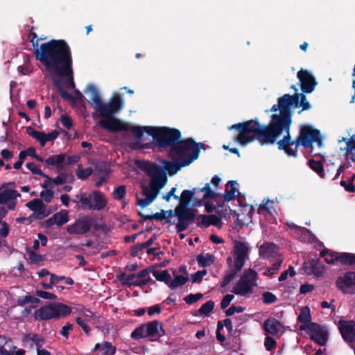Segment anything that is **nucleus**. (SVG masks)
<instances>
[{
  "mask_svg": "<svg viewBox=\"0 0 355 355\" xmlns=\"http://www.w3.org/2000/svg\"><path fill=\"white\" fill-rule=\"evenodd\" d=\"M26 166L33 174L40 175L44 178H48V175L44 173L40 168H38L34 162H28L26 164Z\"/></svg>",
  "mask_w": 355,
  "mask_h": 355,
  "instance_id": "obj_59",
  "label": "nucleus"
},
{
  "mask_svg": "<svg viewBox=\"0 0 355 355\" xmlns=\"http://www.w3.org/2000/svg\"><path fill=\"white\" fill-rule=\"evenodd\" d=\"M25 339L27 340L33 341L35 344V345L37 347V349H40L42 347L43 343H44V339L42 338H41L40 336H39L38 334H26Z\"/></svg>",
  "mask_w": 355,
  "mask_h": 355,
  "instance_id": "obj_50",
  "label": "nucleus"
},
{
  "mask_svg": "<svg viewBox=\"0 0 355 355\" xmlns=\"http://www.w3.org/2000/svg\"><path fill=\"white\" fill-rule=\"evenodd\" d=\"M196 213V210L194 209L182 207V206H177L175 207V214L178 218L175 228L178 232L185 231L191 224L197 220Z\"/></svg>",
  "mask_w": 355,
  "mask_h": 355,
  "instance_id": "obj_12",
  "label": "nucleus"
},
{
  "mask_svg": "<svg viewBox=\"0 0 355 355\" xmlns=\"http://www.w3.org/2000/svg\"><path fill=\"white\" fill-rule=\"evenodd\" d=\"M290 130H284L285 135L277 142L278 149L284 151L288 157H297L300 146L306 149L313 142L318 143L319 146L322 144L320 131L310 125H301L299 135L295 139H292Z\"/></svg>",
  "mask_w": 355,
  "mask_h": 355,
  "instance_id": "obj_4",
  "label": "nucleus"
},
{
  "mask_svg": "<svg viewBox=\"0 0 355 355\" xmlns=\"http://www.w3.org/2000/svg\"><path fill=\"white\" fill-rule=\"evenodd\" d=\"M80 312L81 315L83 316L91 318V320H88L87 322H90L92 324H97L99 322V317L89 309L81 308Z\"/></svg>",
  "mask_w": 355,
  "mask_h": 355,
  "instance_id": "obj_48",
  "label": "nucleus"
},
{
  "mask_svg": "<svg viewBox=\"0 0 355 355\" xmlns=\"http://www.w3.org/2000/svg\"><path fill=\"white\" fill-rule=\"evenodd\" d=\"M337 259L338 262L343 265L355 266V254L349 252L339 253Z\"/></svg>",
  "mask_w": 355,
  "mask_h": 355,
  "instance_id": "obj_37",
  "label": "nucleus"
},
{
  "mask_svg": "<svg viewBox=\"0 0 355 355\" xmlns=\"http://www.w3.org/2000/svg\"><path fill=\"white\" fill-rule=\"evenodd\" d=\"M241 270H239L236 266H234V268L230 269V272L226 273L223 277L220 283V287H226L234 279L236 275Z\"/></svg>",
  "mask_w": 355,
  "mask_h": 355,
  "instance_id": "obj_43",
  "label": "nucleus"
},
{
  "mask_svg": "<svg viewBox=\"0 0 355 355\" xmlns=\"http://www.w3.org/2000/svg\"><path fill=\"white\" fill-rule=\"evenodd\" d=\"M234 266H236L239 270H241L248 257L249 248L246 243L239 241H234Z\"/></svg>",
  "mask_w": 355,
  "mask_h": 355,
  "instance_id": "obj_16",
  "label": "nucleus"
},
{
  "mask_svg": "<svg viewBox=\"0 0 355 355\" xmlns=\"http://www.w3.org/2000/svg\"><path fill=\"white\" fill-rule=\"evenodd\" d=\"M263 302L266 304L275 303L277 300V296L270 292H265L262 294Z\"/></svg>",
  "mask_w": 355,
  "mask_h": 355,
  "instance_id": "obj_57",
  "label": "nucleus"
},
{
  "mask_svg": "<svg viewBox=\"0 0 355 355\" xmlns=\"http://www.w3.org/2000/svg\"><path fill=\"white\" fill-rule=\"evenodd\" d=\"M101 350L103 355H114L116 348L111 343L105 341L102 345Z\"/></svg>",
  "mask_w": 355,
  "mask_h": 355,
  "instance_id": "obj_51",
  "label": "nucleus"
},
{
  "mask_svg": "<svg viewBox=\"0 0 355 355\" xmlns=\"http://www.w3.org/2000/svg\"><path fill=\"white\" fill-rule=\"evenodd\" d=\"M257 272L248 269L245 270L243 274L232 290V292L241 296H247L252 293L253 288L257 286Z\"/></svg>",
  "mask_w": 355,
  "mask_h": 355,
  "instance_id": "obj_11",
  "label": "nucleus"
},
{
  "mask_svg": "<svg viewBox=\"0 0 355 355\" xmlns=\"http://www.w3.org/2000/svg\"><path fill=\"white\" fill-rule=\"evenodd\" d=\"M202 297H203V294L201 293H198L196 294L191 293V294L187 295L184 298V300L187 304H192L196 302L197 301H198L199 300H200Z\"/></svg>",
  "mask_w": 355,
  "mask_h": 355,
  "instance_id": "obj_56",
  "label": "nucleus"
},
{
  "mask_svg": "<svg viewBox=\"0 0 355 355\" xmlns=\"http://www.w3.org/2000/svg\"><path fill=\"white\" fill-rule=\"evenodd\" d=\"M229 130H236L237 135L234 140L243 146L254 141L261 146L274 144L282 135L270 121L268 125H263L257 119L235 123Z\"/></svg>",
  "mask_w": 355,
  "mask_h": 355,
  "instance_id": "obj_3",
  "label": "nucleus"
},
{
  "mask_svg": "<svg viewBox=\"0 0 355 355\" xmlns=\"http://www.w3.org/2000/svg\"><path fill=\"white\" fill-rule=\"evenodd\" d=\"M153 275L155 278L159 282H164L167 286H168L169 282L171 279V276L167 270H153L152 271Z\"/></svg>",
  "mask_w": 355,
  "mask_h": 355,
  "instance_id": "obj_38",
  "label": "nucleus"
},
{
  "mask_svg": "<svg viewBox=\"0 0 355 355\" xmlns=\"http://www.w3.org/2000/svg\"><path fill=\"white\" fill-rule=\"evenodd\" d=\"M188 281H189V277L187 276L178 275L177 276H175L173 280H171V279L170 280L168 286L171 289H174L178 287L184 285Z\"/></svg>",
  "mask_w": 355,
  "mask_h": 355,
  "instance_id": "obj_42",
  "label": "nucleus"
},
{
  "mask_svg": "<svg viewBox=\"0 0 355 355\" xmlns=\"http://www.w3.org/2000/svg\"><path fill=\"white\" fill-rule=\"evenodd\" d=\"M67 155L64 153H61L56 155L49 157L44 160L46 165L55 166L59 171L64 168L63 164L66 161Z\"/></svg>",
  "mask_w": 355,
  "mask_h": 355,
  "instance_id": "obj_28",
  "label": "nucleus"
},
{
  "mask_svg": "<svg viewBox=\"0 0 355 355\" xmlns=\"http://www.w3.org/2000/svg\"><path fill=\"white\" fill-rule=\"evenodd\" d=\"M196 260L200 267L205 268L211 266L214 263L215 257L210 253L206 254H200L197 256Z\"/></svg>",
  "mask_w": 355,
  "mask_h": 355,
  "instance_id": "obj_35",
  "label": "nucleus"
},
{
  "mask_svg": "<svg viewBox=\"0 0 355 355\" xmlns=\"http://www.w3.org/2000/svg\"><path fill=\"white\" fill-rule=\"evenodd\" d=\"M308 165L320 178H324L326 177V173L324 172V166L322 161H317L311 159L308 161Z\"/></svg>",
  "mask_w": 355,
  "mask_h": 355,
  "instance_id": "obj_34",
  "label": "nucleus"
},
{
  "mask_svg": "<svg viewBox=\"0 0 355 355\" xmlns=\"http://www.w3.org/2000/svg\"><path fill=\"white\" fill-rule=\"evenodd\" d=\"M297 77L300 81V88L303 93L310 94L314 91L318 83L314 76L306 69H300Z\"/></svg>",
  "mask_w": 355,
  "mask_h": 355,
  "instance_id": "obj_15",
  "label": "nucleus"
},
{
  "mask_svg": "<svg viewBox=\"0 0 355 355\" xmlns=\"http://www.w3.org/2000/svg\"><path fill=\"white\" fill-rule=\"evenodd\" d=\"M277 246L273 243H266L259 248V255L263 259H269L276 254Z\"/></svg>",
  "mask_w": 355,
  "mask_h": 355,
  "instance_id": "obj_29",
  "label": "nucleus"
},
{
  "mask_svg": "<svg viewBox=\"0 0 355 355\" xmlns=\"http://www.w3.org/2000/svg\"><path fill=\"white\" fill-rule=\"evenodd\" d=\"M69 221L68 211L61 210L59 212L54 214L51 218L44 220L42 223V226L45 228H50L53 225H56L58 227L63 225Z\"/></svg>",
  "mask_w": 355,
  "mask_h": 355,
  "instance_id": "obj_21",
  "label": "nucleus"
},
{
  "mask_svg": "<svg viewBox=\"0 0 355 355\" xmlns=\"http://www.w3.org/2000/svg\"><path fill=\"white\" fill-rule=\"evenodd\" d=\"M75 198L79 200L80 206L83 209L100 211L107 205V200L105 195L98 190L93 191L89 196L86 193L82 192L76 195Z\"/></svg>",
  "mask_w": 355,
  "mask_h": 355,
  "instance_id": "obj_10",
  "label": "nucleus"
},
{
  "mask_svg": "<svg viewBox=\"0 0 355 355\" xmlns=\"http://www.w3.org/2000/svg\"><path fill=\"white\" fill-rule=\"evenodd\" d=\"M214 306V302L212 300H209L201 306V307L198 309V312L201 315L208 316L213 311Z\"/></svg>",
  "mask_w": 355,
  "mask_h": 355,
  "instance_id": "obj_47",
  "label": "nucleus"
},
{
  "mask_svg": "<svg viewBox=\"0 0 355 355\" xmlns=\"http://www.w3.org/2000/svg\"><path fill=\"white\" fill-rule=\"evenodd\" d=\"M288 275L291 277H293L295 275V271L294 270V268L291 266H290L286 270L282 272V274L278 278V280L279 282L285 281Z\"/></svg>",
  "mask_w": 355,
  "mask_h": 355,
  "instance_id": "obj_61",
  "label": "nucleus"
},
{
  "mask_svg": "<svg viewBox=\"0 0 355 355\" xmlns=\"http://www.w3.org/2000/svg\"><path fill=\"white\" fill-rule=\"evenodd\" d=\"M93 173V170L92 167H87L86 168H83L81 165H78V168L76 170V175L79 179L86 180L90 175H92Z\"/></svg>",
  "mask_w": 355,
  "mask_h": 355,
  "instance_id": "obj_49",
  "label": "nucleus"
},
{
  "mask_svg": "<svg viewBox=\"0 0 355 355\" xmlns=\"http://www.w3.org/2000/svg\"><path fill=\"white\" fill-rule=\"evenodd\" d=\"M221 216L215 214H200L197 216V225L200 227H208L210 225L220 227L222 225Z\"/></svg>",
  "mask_w": 355,
  "mask_h": 355,
  "instance_id": "obj_23",
  "label": "nucleus"
},
{
  "mask_svg": "<svg viewBox=\"0 0 355 355\" xmlns=\"http://www.w3.org/2000/svg\"><path fill=\"white\" fill-rule=\"evenodd\" d=\"M26 132L29 136L38 140L42 147H44L47 141L55 140L59 135V132L57 130H53L51 132L46 134L44 132L37 131L31 127H28L26 128Z\"/></svg>",
  "mask_w": 355,
  "mask_h": 355,
  "instance_id": "obj_19",
  "label": "nucleus"
},
{
  "mask_svg": "<svg viewBox=\"0 0 355 355\" xmlns=\"http://www.w3.org/2000/svg\"><path fill=\"white\" fill-rule=\"evenodd\" d=\"M343 140L346 142V156L349 157L352 153L355 152V141L345 138H343Z\"/></svg>",
  "mask_w": 355,
  "mask_h": 355,
  "instance_id": "obj_58",
  "label": "nucleus"
},
{
  "mask_svg": "<svg viewBox=\"0 0 355 355\" xmlns=\"http://www.w3.org/2000/svg\"><path fill=\"white\" fill-rule=\"evenodd\" d=\"M69 54H70V60H67L66 63V67L64 69H62L60 71L59 70H49L46 71L49 73L51 75H55L58 77H66L69 79V87L71 88L75 87V83L73 81V58L71 48L69 47Z\"/></svg>",
  "mask_w": 355,
  "mask_h": 355,
  "instance_id": "obj_20",
  "label": "nucleus"
},
{
  "mask_svg": "<svg viewBox=\"0 0 355 355\" xmlns=\"http://www.w3.org/2000/svg\"><path fill=\"white\" fill-rule=\"evenodd\" d=\"M32 27L28 38L33 48V54L44 67L46 71L59 70L66 67V63L70 60L69 45L64 40H51L39 46L40 38Z\"/></svg>",
  "mask_w": 355,
  "mask_h": 355,
  "instance_id": "obj_2",
  "label": "nucleus"
},
{
  "mask_svg": "<svg viewBox=\"0 0 355 355\" xmlns=\"http://www.w3.org/2000/svg\"><path fill=\"white\" fill-rule=\"evenodd\" d=\"M276 345H277V342L273 338H272L270 336H266L265 338L264 346L268 351H270V350L275 349L276 347Z\"/></svg>",
  "mask_w": 355,
  "mask_h": 355,
  "instance_id": "obj_64",
  "label": "nucleus"
},
{
  "mask_svg": "<svg viewBox=\"0 0 355 355\" xmlns=\"http://www.w3.org/2000/svg\"><path fill=\"white\" fill-rule=\"evenodd\" d=\"M35 295H37L39 297H41L42 299L46 300H55L57 299V296L52 293L44 291H40L37 290L35 292Z\"/></svg>",
  "mask_w": 355,
  "mask_h": 355,
  "instance_id": "obj_60",
  "label": "nucleus"
},
{
  "mask_svg": "<svg viewBox=\"0 0 355 355\" xmlns=\"http://www.w3.org/2000/svg\"><path fill=\"white\" fill-rule=\"evenodd\" d=\"M241 270H239L236 266H234V268L230 269V272L226 273L223 277L220 283V287H226L234 279L236 275Z\"/></svg>",
  "mask_w": 355,
  "mask_h": 355,
  "instance_id": "obj_44",
  "label": "nucleus"
},
{
  "mask_svg": "<svg viewBox=\"0 0 355 355\" xmlns=\"http://www.w3.org/2000/svg\"><path fill=\"white\" fill-rule=\"evenodd\" d=\"M339 331L343 340L351 345L355 341V321L354 320H340Z\"/></svg>",
  "mask_w": 355,
  "mask_h": 355,
  "instance_id": "obj_17",
  "label": "nucleus"
},
{
  "mask_svg": "<svg viewBox=\"0 0 355 355\" xmlns=\"http://www.w3.org/2000/svg\"><path fill=\"white\" fill-rule=\"evenodd\" d=\"M297 322H301V325H308L311 322V315L309 306H304L301 309L300 315L297 317Z\"/></svg>",
  "mask_w": 355,
  "mask_h": 355,
  "instance_id": "obj_36",
  "label": "nucleus"
},
{
  "mask_svg": "<svg viewBox=\"0 0 355 355\" xmlns=\"http://www.w3.org/2000/svg\"><path fill=\"white\" fill-rule=\"evenodd\" d=\"M201 192H204V199H215L220 196V194L213 191L209 185V183L205 184V185L200 189Z\"/></svg>",
  "mask_w": 355,
  "mask_h": 355,
  "instance_id": "obj_45",
  "label": "nucleus"
},
{
  "mask_svg": "<svg viewBox=\"0 0 355 355\" xmlns=\"http://www.w3.org/2000/svg\"><path fill=\"white\" fill-rule=\"evenodd\" d=\"M138 166L150 178L149 187L141 185L142 195L145 198L137 199V204L146 207L157 198L159 191L167 183V174L162 166L148 161L141 162Z\"/></svg>",
  "mask_w": 355,
  "mask_h": 355,
  "instance_id": "obj_5",
  "label": "nucleus"
},
{
  "mask_svg": "<svg viewBox=\"0 0 355 355\" xmlns=\"http://www.w3.org/2000/svg\"><path fill=\"white\" fill-rule=\"evenodd\" d=\"M202 148H205V144L197 143L191 137L185 139L181 138L175 146L169 149L168 157L171 159L185 160L194 156L195 161L198 158Z\"/></svg>",
  "mask_w": 355,
  "mask_h": 355,
  "instance_id": "obj_8",
  "label": "nucleus"
},
{
  "mask_svg": "<svg viewBox=\"0 0 355 355\" xmlns=\"http://www.w3.org/2000/svg\"><path fill=\"white\" fill-rule=\"evenodd\" d=\"M277 102L281 107V113L272 114L270 121L279 132L282 134L284 130L291 128L292 123V111L291 107L296 108L295 102H297V96H295V94L293 95L285 94L278 98Z\"/></svg>",
  "mask_w": 355,
  "mask_h": 355,
  "instance_id": "obj_6",
  "label": "nucleus"
},
{
  "mask_svg": "<svg viewBox=\"0 0 355 355\" xmlns=\"http://www.w3.org/2000/svg\"><path fill=\"white\" fill-rule=\"evenodd\" d=\"M336 286L343 294L355 295V271H347L339 276Z\"/></svg>",
  "mask_w": 355,
  "mask_h": 355,
  "instance_id": "obj_14",
  "label": "nucleus"
},
{
  "mask_svg": "<svg viewBox=\"0 0 355 355\" xmlns=\"http://www.w3.org/2000/svg\"><path fill=\"white\" fill-rule=\"evenodd\" d=\"M71 313V308L60 302H54L44 306L35 313V318L37 320H48L53 318H64Z\"/></svg>",
  "mask_w": 355,
  "mask_h": 355,
  "instance_id": "obj_9",
  "label": "nucleus"
},
{
  "mask_svg": "<svg viewBox=\"0 0 355 355\" xmlns=\"http://www.w3.org/2000/svg\"><path fill=\"white\" fill-rule=\"evenodd\" d=\"M338 252H330L328 249H323L320 252V256L324 258V261L329 264H333L336 261L338 262Z\"/></svg>",
  "mask_w": 355,
  "mask_h": 355,
  "instance_id": "obj_41",
  "label": "nucleus"
},
{
  "mask_svg": "<svg viewBox=\"0 0 355 355\" xmlns=\"http://www.w3.org/2000/svg\"><path fill=\"white\" fill-rule=\"evenodd\" d=\"M284 328V325L276 318L270 317L263 322V329L266 334L277 336Z\"/></svg>",
  "mask_w": 355,
  "mask_h": 355,
  "instance_id": "obj_24",
  "label": "nucleus"
},
{
  "mask_svg": "<svg viewBox=\"0 0 355 355\" xmlns=\"http://www.w3.org/2000/svg\"><path fill=\"white\" fill-rule=\"evenodd\" d=\"M45 178L48 179L49 182H53L56 185H62L65 182L71 183L74 181L73 176L66 173H61L55 178H51L49 176Z\"/></svg>",
  "mask_w": 355,
  "mask_h": 355,
  "instance_id": "obj_32",
  "label": "nucleus"
},
{
  "mask_svg": "<svg viewBox=\"0 0 355 355\" xmlns=\"http://www.w3.org/2000/svg\"><path fill=\"white\" fill-rule=\"evenodd\" d=\"M197 188H193L192 190H184L180 197H179L180 203L178 206H182V207H188L189 204L193 199Z\"/></svg>",
  "mask_w": 355,
  "mask_h": 355,
  "instance_id": "obj_31",
  "label": "nucleus"
},
{
  "mask_svg": "<svg viewBox=\"0 0 355 355\" xmlns=\"http://www.w3.org/2000/svg\"><path fill=\"white\" fill-rule=\"evenodd\" d=\"M40 300L37 297H33L31 295L19 297L17 299V304L19 306H24L27 303H38Z\"/></svg>",
  "mask_w": 355,
  "mask_h": 355,
  "instance_id": "obj_53",
  "label": "nucleus"
},
{
  "mask_svg": "<svg viewBox=\"0 0 355 355\" xmlns=\"http://www.w3.org/2000/svg\"><path fill=\"white\" fill-rule=\"evenodd\" d=\"M282 263V259H278L277 261H275L270 267H268L266 270L263 272V275L268 276V277H272L275 273H276Z\"/></svg>",
  "mask_w": 355,
  "mask_h": 355,
  "instance_id": "obj_46",
  "label": "nucleus"
},
{
  "mask_svg": "<svg viewBox=\"0 0 355 355\" xmlns=\"http://www.w3.org/2000/svg\"><path fill=\"white\" fill-rule=\"evenodd\" d=\"M91 227L90 220L79 219L76 220L73 225L68 226L67 230L70 234H85L90 230Z\"/></svg>",
  "mask_w": 355,
  "mask_h": 355,
  "instance_id": "obj_22",
  "label": "nucleus"
},
{
  "mask_svg": "<svg viewBox=\"0 0 355 355\" xmlns=\"http://www.w3.org/2000/svg\"><path fill=\"white\" fill-rule=\"evenodd\" d=\"M300 329L305 331L310 338L318 345L324 346L328 341V331L324 326L318 323L312 322L308 325H300Z\"/></svg>",
  "mask_w": 355,
  "mask_h": 355,
  "instance_id": "obj_13",
  "label": "nucleus"
},
{
  "mask_svg": "<svg viewBox=\"0 0 355 355\" xmlns=\"http://www.w3.org/2000/svg\"><path fill=\"white\" fill-rule=\"evenodd\" d=\"M87 91L91 94V101L89 102L93 108L98 113V116L103 117L99 121V125L110 132H127L130 130L135 135L137 139H140L144 135L145 127L132 126L123 123L119 119L114 117L115 114L123 107V101L119 94L110 98L108 103L103 101L101 96L96 88L92 84L87 87Z\"/></svg>",
  "mask_w": 355,
  "mask_h": 355,
  "instance_id": "obj_1",
  "label": "nucleus"
},
{
  "mask_svg": "<svg viewBox=\"0 0 355 355\" xmlns=\"http://www.w3.org/2000/svg\"><path fill=\"white\" fill-rule=\"evenodd\" d=\"M309 269L310 272L317 277H320L324 273V266L319 259L311 260Z\"/></svg>",
  "mask_w": 355,
  "mask_h": 355,
  "instance_id": "obj_39",
  "label": "nucleus"
},
{
  "mask_svg": "<svg viewBox=\"0 0 355 355\" xmlns=\"http://www.w3.org/2000/svg\"><path fill=\"white\" fill-rule=\"evenodd\" d=\"M17 71L21 75H28L32 72L28 58H27V62L25 64L20 65L18 67Z\"/></svg>",
  "mask_w": 355,
  "mask_h": 355,
  "instance_id": "obj_62",
  "label": "nucleus"
},
{
  "mask_svg": "<svg viewBox=\"0 0 355 355\" xmlns=\"http://www.w3.org/2000/svg\"><path fill=\"white\" fill-rule=\"evenodd\" d=\"M21 195L16 190L0 189V204H6L10 200H17Z\"/></svg>",
  "mask_w": 355,
  "mask_h": 355,
  "instance_id": "obj_30",
  "label": "nucleus"
},
{
  "mask_svg": "<svg viewBox=\"0 0 355 355\" xmlns=\"http://www.w3.org/2000/svg\"><path fill=\"white\" fill-rule=\"evenodd\" d=\"M145 324L148 337L160 338L165 334V330L164 329L162 323L158 320H152Z\"/></svg>",
  "mask_w": 355,
  "mask_h": 355,
  "instance_id": "obj_25",
  "label": "nucleus"
},
{
  "mask_svg": "<svg viewBox=\"0 0 355 355\" xmlns=\"http://www.w3.org/2000/svg\"><path fill=\"white\" fill-rule=\"evenodd\" d=\"M194 156L185 160H180L178 159H171L173 161L165 160L163 162L164 167H162L166 172L168 171L169 175L172 176L176 174L182 167L190 165L194 159Z\"/></svg>",
  "mask_w": 355,
  "mask_h": 355,
  "instance_id": "obj_18",
  "label": "nucleus"
},
{
  "mask_svg": "<svg viewBox=\"0 0 355 355\" xmlns=\"http://www.w3.org/2000/svg\"><path fill=\"white\" fill-rule=\"evenodd\" d=\"M237 184V182L235 180H230L227 182L226 184V189L223 194V200L220 202H218V206L219 207H222L224 205V202L225 201H232L234 200L236 192H239L238 189L235 187V185Z\"/></svg>",
  "mask_w": 355,
  "mask_h": 355,
  "instance_id": "obj_26",
  "label": "nucleus"
},
{
  "mask_svg": "<svg viewBox=\"0 0 355 355\" xmlns=\"http://www.w3.org/2000/svg\"><path fill=\"white\" fill-rule=\"evenodd\" d=\"M305 93H295V96H297V102H295V107H302V110L298 113L300 114L302 111L308 110L311 107L310 103L307 101V98L304 94Z\"/></svg>",
  "mask_w": 355,
  "mask_h": 355,
  "instance_id": "obj_33",
  "label": "nucleus"
},
{
  "mask_svg": "<svg viewBox=\"0 0 355 355\" xmlns=\"http://www.w3.org/2000/svg\"><path fill=\"white\" fill-rule=\"evenodd\" d=\"M40 196L46 202L50 203L53 198V191L51 189L43 190L40 193Z\"/></svg>",
  "mask_w": 355,
  "mask_h": 355,
  "instance_id": "obj_63",
  "label": "nucleus"
},
{
  "mask_svg": "<svg viewBox=\"0 0 355 355\" xmlns=\"http://www.w3.org/2000/svg\"><path fill=\"white\" fill-rule=\"evenodd\" d=\"M146 324H142L136 329H135L131 333V338L134 340H140L141 338H148L146 332Z\"/></svg>",
  "mask_w": 355,
  "mask_h": 355,
  "instance_id": "obj_40",
  "label": "nucleus"
},
{
  "mask_svg": "<svg viewBox=\"0 0 355 355\" xmlns=\"http://www.w3.org/2000/svg\"><path fill=\"white\" fill-rule=\"evenodd\" d=\"M145 132L153 137L156 145L159 148H173L182 138L181 132L176 128L166 126H146Z\"/></svg>",
  "mask_w": 355,
  "mask_h": 355,
  "instance_id": "obj_7",
  "label": "nucleus"
},
{
  "mask_svg": "<svg viewBox=\"0 0 355 355\" xmlns=\"http://www.w3.org/2000/svg\"><path fill=\"white\" fill-rule=\"evenodd\" d=\"M26 207L31 211L37 213L38 219H42L47 216L45 214L46 205L40 198H35L31 200L26 204Z\"/></svg>",
  "mask_w": 355,
  "mask_h": 355,
  "instance_id": "obj_27",
  "label": "nucleus"
},
{
  "mask_svg": "<svg viewBox=\"0 0 355 355\" xmlns=\"http://www.w3.org/2000/svg\"><path fill=\"white\" fill-rule=\"evenodd\" d=\"M53 83L58 88V90L60 92V96L62 98L67 99V100H71L72 101H76V97L69 94L68 92L64 90L60 87V80H53Z\"/></svg>",
  "mask_w": 355,
  "mask_h": 355,
  "instance_id": "obj_52",
  "label": "nucleus"
},
{
  "mask_svg": "<svg viewBox=\"0 0 355 355\" xmlns=\"http://www.w3.org/2000/svg\"><path fill=\"white\" fill-rule=\"evenodd\" d=\"M126 192V187L124 185L117 187L114 189L112 193L113 198L116 200H120L124 198Z\"/></svg>",
  "mask_w": 355,
  "mask_h": 355,
  "instance_id": "obj_54",
  "label": "nucleus"
},
{
  "mask_svg": "<svg viewBox=\"0 0 355 355\" xmlns=\"http://www.w3.org/2000/svg\"><path fill=\"white\" fill-rule=\"evenodd\" d=\"M340 184L346 191L349 193L355 192V186L354 185L353 178H350L348 181L341 180Z\"/></svg>",
  "mask_w": 355,
  "mask_h": 355,
  "instance_id": "obj_55",
  "label": "nucleus"
}]
</instances>
